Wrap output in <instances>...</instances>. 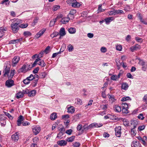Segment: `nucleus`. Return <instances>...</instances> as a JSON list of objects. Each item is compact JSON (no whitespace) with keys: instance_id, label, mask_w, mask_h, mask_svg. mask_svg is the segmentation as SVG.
I'll return each mask as SVG.
<instances>
[{"instance_id":"c85d7f7f","label":"nucleus","mask_w":147,"mask_h":147,"mask_svg":"<svg viewBox=\"0 0 147 147\" xmlns=\"http://www.w3.org/2000/svg\"><path fill=\"white\" fill-rule=\"evenodd\" d=\"M70 34H74L76 32V29L75 28H71L68 30Z\"/></svg>"},{"instance_id":"49530a36","label":"nucleus","mask_w":147,"mask_h":147,"mask_svg":"<svg viewBox=\"0 0 147 147\" xmlns=\"http://www.w3.org/2000/svg\"><path fill=\"white\" fill-rule=\"evenodd\" d=\"M111 79L114 81H116L117 79V76L116 75H113L111 77Z\"/></svg>"},{"instance_id":"f704fd0d","label":"nucleus","mask_w":147,"mask_h":147,"mask_svg":"<svg viewBox=\"0 0 147 147\" xmlns=\"http://www.w3.org/2000/svg\"><path fill=\"white\" fill-rule=\"evenodd\" d=\"M57 18H55V19H53V20L51 21L49 24L50 27H52L54 25L57 20Z\"/></svg>"},{"instance_id":"4be33fe9","label":"nucleus","mask_w":147,"mask_h":147,"mask_svg":"<svg viewBox=\"0 0 147 147\" xmlns=\"http://www.w3.org/2000/svg\"><path fill=\"white\" fill-rule=\"evenodd\" d=\"M36 91L35 90H32L30 91H29L28 96L30 97L34 96L36 94Z\"/></svg>"},{"instance_id":"6e6d98bb","label":"nucleus","mask_w":147,"mask_h":147,"mask_svg":"<svg viewBox=\"0 0 147 147\" xmlns=\"http://www.w3.org/2000/svg\"><path fill=\"white\" fill-rule=\"evenodd\" d=\"M75 136H72L67 139V141L69 142H72L74 140Z\"/></svg>"},{"instance_id":"20e7f679","label":"nucleus","mask_w":147,"mask_h":147,"mask_svg":"<svg viewBox=\"0 0 147 147\" xmlns=\"http://www.w3.org/2000/svg\"><path fill=\"white\" fill-rule=\"evenodd\" d=\"M121 127L120 126L117 127L115 128V135L117 137H120L121 134Z\"/></svg>"},{"instance_id":"a878e982","label":"nucleus","mask_w":147,"mask_h":147,"mask_svg":"<svg viewBox=\"0 0 147 147\" xmlns=\"http://www.w3.org/2000/svg\"><path fill=\"white\" fill-rule=\"evenodd\" d=\"M39 20V18L38 17H36L33 21V22L32 23V26H34L38 22V21Z\"/></svg>"},{"instance_id":"1a4fd4ad","label":"nucleus","mask_w":147,"mask_h":147,"mask_svg":"<svg viewBox=\"0 0 147 147\" xmlns=\"http://www.w3.org/2000/svg\"><path fill=\"white\" fill-rule=\"evenodd\" d=\"M71 6L77 8L80 6L81 4L77 2L76 0H73Z\"/></svg>"},{"instance_id":"6ab92c4d","label":"nucleus","mask_w":147,"mask_h":147,"mask_svg":"<svg viewBox=\"0 0 147 147\" xmlns=\"http://www.w3.org/2000/svg\"><path fill=\"white\" fill-rule=\"evenodd\" d=\"M114 110L117 112H120L121 111V107L117 105H115L113 107Z\"/></svg>"},{"instance_id":"7ed1b4c3","label":"nucleus","mask_w":147,"mask_h":147,"mask_svg":"<svg viewBox=\"0 0 147 147\" xmlns=\"http://www.w3.org/2000/svg\"><path fill=\"white\" fill-rule=\"evenodd\" d=\"M14 85V81L11 79L7 80L5 82V85L8 88H10Z\"/></svg>"},{"instance_id":"bb28decb","label":"nucleus","mask_w":147,"mask_h":147,"mask_svg":"<svg viewBox=\"0 0 147 147\" xmlns=\"http://www.w3.org/2000/svg\"><path fill=\"white\" fill-rule=\"evenodd\" d=\"M39 61L40 62L38 63V64L39 65H40L42 67H44L46 65V64L44 62L43 60L40 59Z\"/></svg>"},{"instance_id":"c756f323","label":"nucleus","mask_w":147,"mask_h":147,"mask_svg":"<svg viewBox=\"0 0 147 147\" xmlns=\"http://www.w3.org/2000/svg\"><path fill=\"white\" fill-rule=\"evenodd\" d=\"M57 117V114L56 113H53L50 116V118L52 120H55Z\"/></svg>"},{"instance_id":"69168bd1","label":"nucleus","mask_w":147,"mask_h":147,"mask_svg":"<svg viewBox=\"0 0 147 147\" xmlns=\"http://www.w3.org/2000/svg\"><path fill=\"white\" fill-rule=\"evenodd\" d=\"M22 92L23 93V95L24 94H28L29 90L28 89H26L25 90H23Z\"/></svg>"},{"instance_id":"473e14b6","label":"nucleus","mask_w":147,"mask_h":147,"mask_svg":"<svg viewBox=\"0 0 147 147\" xmlns=\"http://www.w3.org/2000/svg\"><path fill=\"white\" fill-rule=\"evenodd\" d=\"M116 47L117 50L119 51H121L122 49L121 45L119 44H117L116 45Z\"/></svg>"},{"instance_id":"e2e57ef3","label":"nucleus","mask_w":147,"mask_h":147,"mask_svg":"<svg viewBox=\"0 0 147 147\" xmlns=\"http://www.w3.org/2000/svg\"><path fill=\"white\" fill-rule=\"evenodd\" d=\"M138 117L139 119H141L142 120H143L144 119V117H143V115L141 113L138 116Z\"/></svg>"},{"instance_id":"09e8293b","label":"nucleus","mask_w":147,"mask_h":147,"mask_svg":"<svg viewBox=\"0 0 147 147\" xmlns=\"http://www.w3.org/2000/svg\"><path fill=\"white\" fill-rule=\"evenodd\" d=\"M122 111L123 113L127 114L129 112V110L127 108H123Z\"/></svg>"},{"instance_id":"4d7b16f0","label":"nucleus","mask_w":147,"mask_h":147,"mask_svg":"<svg viewBox=\"0 0 147 147\" xmlns=\"http://www.w3.org/2000/svg\"><path fill=\"white\" fill-rule=\"evenodd\" d=\"M102 5V4H101L99 5L98 7V10L100 12H103L105 10L104 9H102L101 7Z\"/></svg>"},{"instance_id":"f8f14e48","label":"nucleus","mask_w":147,"mask_h":147,"mask_svg":"<svg viewBox=\"0 0 147 147\" xmlns=\"http://www.w3.org/2000/svg\"><path fill=\"white\" fill-rule=\"evenodd\" d=\"M141 145L139 142L137 141H133L131 144L132 147H141Z\"/></svg>"},{"instance_id":"de8ad7c7","label":"nucleus","mask_w":147,"mask_h":147,"mask_svg":"<svg viewBox=\"0 0 147 147\" xmlns=\"http://www.w3.org/2000/svg\"><path fill=\"white\" fill-rule=\"evenodd\" d=\"M9 0H3L1 2V3L2 4H4L5 5H7V3L8 2V4H9Z\"/></svg>"},{"instance_id":"338daca9","label":"nucleus","mask_w":147,"mask_h":147,"mask_svg":"<svg viewBox=\"0 0 147 147\" xmlns=\"http://www.w3.org/2000/svg\"><path fill=\"white\" fill-rule=\"evenodd\" d=\"M72 130L71 129H69L67 130L66 132L65 133L67 134L70 135L71 134L72 132Z\"/></svg>"},{"instance_id":"423d86ee","label":"nucleus","mask_w":147,"mask_h":147,"mask_svg":"<svg viewBox=\"0 0 147 147\" xmlns=\"http://www.w3.org/2000/svg\"><path fill=\"white\" fill-rule=\"evenodd\" d=\"M11 139L13 140L15 142L17 141L19 139V135L18 132H16L15 134L12 135Z\"/></svg>"},{"instance_id":"8fccbe9b","label":"nucleus","mask_w":147,"mask_h":147,"mask_svg":"<svg viewBox=\"0 0 147 147\" xmlns=\"http://www.w3.org/2000/svg\"><path fill=\"white\" fill-rule=\"evenodd\" d=\"M123 124L125 126H128L129 124L128 121L126 119H124L123 120Z\"/></svg>"},{"instance_id":"ea45409f","label":"nucleus","mask_w":147,"mask_h":147,"mask_svg":"<svg viewBox=\"0 0 147 147\" xmlns=\"http://www.w3.org/2000/svg\"><path fill=\"white\" fill-rule=\"evenodd\" d=\"M60 6L59 5H55L53 6V11H55L60 8Z\"/></svg>"},{"instance_id":"72a5a7b5","label":"nucleus","mask_w":147,"mask_h":147,"mask_svg":"<svg viewBox=\"0 0 147 147\" xmlns=\"http://www.w3.org/2000/svg\"><path fill=\"white\" fill-rule=\"evenodd\" d=\"M108 105L107 104L102 105L100 106V108L103 110L105 111L107 108Z\"/></svg>"},{"instance_id":"c9c22d12","label":"nucleus","mask_w":147,"mask_h":147,"mask_svg":"<svg viewBox=\"0 0 147 147\" xmlns=\"http://www.w3.org/2000/svg\"><path fill=\"white\" fill-rule=\"evenodd\" d=\"M31 80V79H28L27 78L26 79L23 80V82L25 84H28L29 83L30 81Z\"/></svg>"},{"instance_id":"412c9836","label":"nucleus","mask_w":147,"mask_h":147,"mask_svg":"<svg viewBox=\"0 0 147 147\" xmlns=\"http://www.w3.org/2000/svg\"><path fill=\"white\" fill-rule=\"evenodd\" d=\"M91 124L89 126H88L87 125H85L82 127V131H84V130H87L89 129L92 128Z\"/></svg>"},{"instance_id":"680f3d73","label":"nucleus","mask_w":147,"mask_h":147,"mask_svg":"<svg viewBox=\"0 0 147 147\" xmlns=\"http://www.w3.org/2000/svg\"><path fill=\"white\" fill-rule=\"evenodd\" d=\"M145 62L143 60H141L140 61L138 62V64L142 66L145 65Z\"/></svg>"},{"instance_id":"c03bdc74","label":"nucleus","mask_w":147,"mask_h":147,"mask_svg":"<svg viewBox=\"0 0 147 147\" xmlns=\"http://www.w3.org/2000/svg\"><path fill=\"white\" fill-rule=\"evenodd\" d=\"M4 113L5 115L7 116L10 119H13V117H12L9 113L6 112H4Z\"/></svg>"},{"instance_id":"bf43d9fd","label":"nucleus","mask_w":147,"mask_h":147,"mask_svg":"<svg viewBox=\"0 0 147 147\" xmlns=\"http://www.w3.org/2000/svg\"><path fill=\"white\" fill-rule=\"evenodd\" d=\"M100 51L102 52L105 53L107 51V49L106 47H102L100 49Z\"/></svg>"},{"instance_id":"0eeeda50","label":"nucleus","mask_w":147,"mask_h":147,"mask_svg":"<svg viewBox=\"0 0 147 147\" xmlns=\"http://www.w3.org/2000/svg\"><path fill=\"white\" fill-rule=\"evenodd\" d=\"M46 30L45 29L41 30L36 34L35 36V38L37 39L39 38L43 34Z\"/></svg>"},{"instance_id":"5701e85b","label":"nucleus","mask_w":147,"mask_h":147,"mask_svg":"<svg viewBox=\"0 0 147 147\" xmlns=\"http://www.w3.org/2000/svg\"><path fill=\"white\" fill-rule=\"evenodd\" d=\"M129 87L128 84L126 83H123L121 86L122 89L126 90Z\"/></svg>"},{"instance_id":"58836bf2","label":"nucleus","mask_w":147,"mask_h":147,"mask_svg":"<svg viewBox=\"0 0 147 147\" xmlns=\"http://www.w3.org/2000/svg\"><path fill=\"white\" fill-rule=\"evenodd\" d=\"M129 100H131V99L129 97L127 96L126 97H123L121 100V101H124Z\"/></svg>"},{"instance_id":"cd10ccee","label":"nucleus","mask_w":147,"mask_h":147,"mask_svg":"<svg viewBox=\"0 0 147 147\" xmlns=\"http://www.w3.org/2000/svg\"><path fill=\"white\" fill-rule=\"evenodd\" d=\"M137 139L139 140H140L141 143L145 146L147 144L145 141L143 140V138H142L141 136H139L137 137Z\"/></svg>"},{"instance_id":"774afa93","label":"nucleus","mask_w":147,"mask_h":147,"mask_svg":"<svg viewBox=\"0 0 147 147\" xmlns=\"http://www.w3.org/2000/svg\"><path fill=\"white\" fill-rule=\"evenodd\" d=\"M143 100L144 102H147V94L144 96L143 98Z\"/></svg>"},{"instance_id":"ddd939ff","label":"nucleus","mask_w":147,"mask_h":147,"mask_svg":"<svg viewBox=\"0 0 147 147\" xmlns=\"http://www.w3.org/2000/svg\"><path fill=\"white\" fill-rule=\"evenodd\" d=\"M114 19L113 17H110L105 19V20L107 24H109V23Z\"/></svg>"},{"instance_id":"0e129e2a","label":"nucleus","mask_w":147,"mask_h":147,"mask_svg":"<svg viewBox=\"0 0 147 147\" xmlns=\"http://www.w3.org/2000/svg\"><path fill=\"white\" fill-rule=\"evenodd\" d=\"M80 114H77L74 116V118L75 119H76V120H77V119H79L80 118Z\"/></svg>"},{"instance_id":"f03ea898","label":"nucleus","mask_w":147,"mask_h":147,"mask_svg":"<svg viewBox=\"0 0 147 147\" xmlns=\"http://www.w3.org/2000/svg\"><path fill=\"white\" fill-rule=\"evenodd\" d=\"M20 58L18 56H15L12 59L11 65L13 67L15 66L20 60Z\"/></svg>"},{"instance_id":"aec40b11","label":"nucleus","mask_w":147,"mask_h":147,"mask_svg":"<svg viewBox=\"0 0 147 147\" xmlns=\"http://www.w3.org/2000/svg\"><path fill=\"white\" fill-rule=\"evenodd\" d=\"M74 108L73 106H71L67 108V112L68 113L72 114L74 113Z\"/></svg>"},{"instance_id":"5fc2aeb1","label":"nucleus","mask_w":147,"mask_h":147,"mask_svg":"<svg viewBox=\"0 0 147 147\" xmlns=\"http://www.w3.org/2000/svg\"><path fill=\"white\" fill-rule=\"evenodd\" d=\"M50 48V46H48L45 49L44 51V53H45L46 54H47L48 53H49V50Z\"/></svg>"},{"instance_id":"9b49d317","label":"nucleus","mask_w":147,"mask_h":147,"mask_svg":"<svg viewBox=\"0 0 147 147\" xmlns=\"http://www.w3.org/2000/svg\"><path fill=\"white\" fill-rule=\"evenodd\" d=\"M40 127L38 126H36L33 129V132L35 135L38 134L40 131Z\"/></svg>"},{"instance_id":"603ef678","label":"nucleus","mask_w":147,"mask_h":147,"mask_svg":"<svg viewBox=\"0 0 147 147\" xmlns=\"http://www.w3.org/2000/svg\"><path fill=\"white\" fill-rule=\"evenodd\" d=\"M74 147H79L80 146V143L78 142H75L73 143Z\"/></svg>"},{"instance_id":"a18cd8bd","label":"nucleus","mask_w":147,"mask_h":147,"mask_svg":"<svg viewBox=\"0 0 147 147\" xmlns=\"http://www.w3.org/2000/svg\"><path fill=\"white\" fill-rule=\"evenodd\" d=\"M145 127V126L144 125H142L139 126L138 128V129L139 131H141L144 129Z\"/></svg>"},{"instance_id":"a19ab883","label":"nucleus","mask_w":147,"mask_h":147,"mask_svg":"<svg viewBox=\"0 0 147 147\" xmlns=\"http://www.w3.org/2000/svg\"><path fill=\"white\" fill-rule=\"evenodd\" d=\"M67 49L69 51H71L73 50L74 47L71 44H69L67 47Z\"/></svg>"},{"instance_id":"79ce46f5","label":"nucleus","mask_w":147,"mask_h":147,"mask_svg":"<svg viewBox=\"0 0 147 147\" xmlns=\"http://www.w3.org/2000/svg\"><path fill=\"white\" fill-rule=\"evenodd\" d=\"M23 34L24 35L26 36H30L31 35V33L29 31H25L24 32Z\"/></svg>"},{"instance_id":"4468645a","label":"nucleus","mask_w":147,"mask_h":147,"mask_svg":"<svg viewBox=\"0 0 147 147\" xmlns=\"http://www.w3.org/2000/svg\"><path fill=\"white\" fill-rule=\"evenodd\" d=\"M15 70L14 69L11 70V71L10 74H8L7 76L9 79H11L14 75Z\"/></svg>"},{"instance_id":"6e6552de","label":"nucleus","mask_w":147,"mask_h":147,"mask_svg":"<svg viewBox=\"0 0 147 147\" xmlns=\"http://www.w3.org/2000/svg\"><path fill=\"white\" fill-rule=\"evenodd\" d=\"M140 46L138 44H136L134 46H132L130 48V50L132 52L134 51L138 50L140 49Z\"/></svg>"},{"instance_id":"a211bd4d","label":"nucleus","mask_w":147,"mask_h":147,"mask_svg":"<svg viewBox=\"0 0 147 147\" xmlns=\"http://www.w3.org/2000/svg\"><path fill=\"white\" fill-rule=\"evenodd\" d=\"M70 19L69 17L63 18L62 19L61 22L63 24H65L69 21Z\"/></svg>"},{"instance_id":"13d9d810","label":"nucleus","mask_w":147,"mask_h":147,"mask_svg":"<svg viewBox=\"0 0 147 147\" xmlns=\"http://www.w3.org/2000/svg\"><path fill=\"white\" fill-rule=\"evenodd\" d=\"M136 40L138 42H142L143 41V39L141 38H139L138 37L135 38Z\"/></svg>"},{"instance_id":"393cba45","label":"nucleus","mask_w":147,"mask_h":147,"mask_svg":"<svg viewBox=\"0 0 147 147\" xmlns=\"http://www.w3.org/2000/svg\"><path fill=\"white\" fill-rule=\"evenodd\" d=\"M65 28H61L60 30L59 35H61V36H64L65 35Z\"/></svg>"},{"instance_id":"052dcab7","label":"nucleus","mask_w":147,"mask_h":147,"mask_svg":"<svg viewBox=\"0 0 147 147\" xmlns=\"http://www.w3.org/2000/svg\"><path fill=\"white\" fill-rule=\"evenodd\" d=\"M123 108L128 109V104L126 103H123L122 104Z\"/></svg>"},{"instance_id":"f3484780","label":"nucleus","mask_w":147,"mask_h":147,"mask_svg":"<svg viewBox=\"0 0 147 147\" xmlns=\"http://www.w3.org/2000/svg\"><path fill=\"white\" fill-rule=\"evenodd\" d=\"M23 117L22 116H20L18 118L17 121V125L18 126H19L20 125L22 121L23 120Z\"/></svg>"},{"instance_id":"b1692460","label":"nucleus","mask_w":147,"mask_h":147,"mask_svg":"<svg viewBox=\"0 0 147 147\" xmlns=\"http://www.w3.org/2000/svg\"><path fill=\"white\" fill-rule=\"evenodd\" d=\"M92 128L94 127H100L102 126V124L100 123H94L91 124Z\"/></svg>"},{"instance_id":"2f4dec72","label":"nucleus","mask_w":147,"mask_h":147,"mask_svg":"<svg viewBox=\"0 0 147 147\" xmlns=\"http://www.w3.org/2000/svg\"><path fill=\"white\" fill-rule=\"evenodd\" d=\"M23 96V94L22 92H19L16 94V97L18 99L22 97Z\"/></svg>"},{"instance_id":"7c9ffc66","label":"nucleus","mask_w":147,"mask_h":147,"mask_svg":"<svg viewBox=\"0 0 147 147\" xmlns=\"http://www.w3.org/2000/svg\"><path fill=\"white\" fill-rule=\"evenodd\" d=\"M22 22V20L20 19H16L13 23L16 25L20 26V24Z\"/></svg>"},{"instance_id":"e433bc0d","label":"nucleus","mask_w":147,"mask_h":147,"mask_svg":"<svg viewBox=\"0 0 147 147\" xmlns=\"http://www.w3.org/2000/svg\"><path fill=\"white\" fill-rule=\"evenodd\" d=\"M47 74L46 72H42L40 73V76L41 78H44L45 77Z\"/></svg>"},{"instance_id":"4c0bfd02","label":"nucleus","mask_w":147,"mask_h":147,"mask_svg":"<svg viewBox=\"0 0 147 147\" xmlns=\"http://www.w3.org/2000/svg\"><path fill=\"white\" fill-rule=\"evenodd\" d=\"M40 60V58H37L36 59L34 62L33 64L32 65V67H35L37 64V63Z\"/></svg>"},{"instance_id":"f257e3e1","label":"nucleus","mask_w":147,"mask_h":147,"mask_svg":"<svg viewBox=\"0 0 147 147\" xmlns=\"http://www.w3.org/2000/svg\"><path fill=\"white\" fill-rule=\"evenodd\" d=\"M11 30L14 33H17L19 30L20 26L14 23L11 24Z\"/></svg>"},{"instance_id":"39448f33","label":"nucleus","mask_w":147,"mask_h":147,"mask_svg":"<svg viewBox=\"0 0 147 147\" xmlns=\"http://www.w3.org/2000/svg\"><path fill=\"white\" fill-rule=\"evenodd\" d=\"M5 65L4 69L3 71V73H4L3 76L4 77L6 76L7 74H9L10 71V68L9 67L6 66L5 67Z\"/></svg>"},{"instance_id":"3c124183","label":"nucleus","mask_w":147,"mask_h":147,"mask_svg":"<svg viewBox=\"0 0 147 147\" xmlns=\"http://www.w3.org/2000/svg\"><path fill=\"white\" fill-rule=\"evenodd\" d=\"M76 10L75 9L71 10L69 13V14L74 16L76 13Z\"/></svg>"},{"instance_id":"37998d69","label":"nucleus","mask_w":147,"mask_h":147,"mask_svg":"<svg viewBox=\"0 0 147 147\" xmlns=\"http://www.w3.org/2000/svg\"><path fill=\"white\" fill-rule=\"evenodd\" d=\"M28 24L27 23L25 24H20V28H26L28 26Z\"/></svg>"},{"instance_id":"9d476101","label":"nucleus","mask_w":147,"mask_h":147,"mask_svg":"<svg viewBox=\"0 0 147 147\" xmlns=\"http://www.w3.org/2000/svg\"><path fill=\"white\" fill-rule=\"evenodd\" d=\"M30 70V68H26L25 67V65H24L22 68L19 69V72H26Z\"/></svg>"},{"instance_id":"2eb2a0df","label":"nucleus","mask_w":147,"mask_h":147,"mask_svg":"<svg viewBox=\"0 0 147 147\" xmlns=\"http://www.w3.org/2000/svg\"><path fill=\"white\" fill-rule=\"evenodd\" d=\"M22 40V38H20L19 39L13 40H10L9 42V44H14L16 43H18L21 41Z\"/></svg>"},{"instance_id":"864d4df0","label":"nucleus","mask_w":147,"mask_h":147,"mask_svg":"<svg viewBox=\"0 0 147 147\" xmlns=\"http://www.w3.org/2000/svg\"><path fill=\"white\" fill-rule=\"evenodd\" d=\"M59 35V33L57 32H55L54 34H52L50 35L51 36L52 38L57 37Z\"/></svg>"},{"instance_id":"dca6fc26","label":"nucleus","mask_w":147,"mask_h":147,"mask_svg":"<svg viewBox=\"0 0 147 147\" xmlns=\"http://www.w3.org/2000/svg\"><path fill=\"white\" fill-rule=\"evenodd\" d=\"M57 143L61 146H64L67 144V142L65 140H62L58 141Z\"/></svg>"}]
</instances>
